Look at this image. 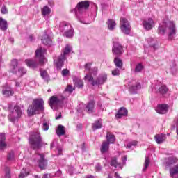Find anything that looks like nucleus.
Wrapping results in <instances>:
<instances>
[{
	"label": "nucleus",
	"instance_id": "53",
	"mask_svg": "<svg viewBox=\"0 0 178 178\" xmlns=\"http://www.w3.org/2000/svg\"><path fill=\"white\" fill-rule=\"evenodd\" d=\"M48 177H49V175H48V174H44V175H43V177H42V178H48ZM35 178H40V177H38V175H35Z\"/></svg>",
	"mask_w": 178,
	"mask_h": 178
},
{
	"label": "nucleus",
	"instance_id": "51",
	"mask_svg": "<svg viewBox=\"0 0 178 178\" xmlns=\"http://www.w3.org/2000/svg\"><path fill=\"white\" fill-rule=\"evenodd\" d=\"M68 73H69V70H67V69H64L62 70L63 76H67Z\"/></svg>",
	"mask_w": 178,
	"mask_h": 178
},
{
	"label": "nucleus",
	"instance_id": "43",
	"mask_svg": "<svg viewBox=\"0 0 178 178\" xmlns=\"http://www.w3.org/2000/svg\"><path fill=\"white\" fill-rule=\"evenodd\" d=\"M42 129L44 130V131H47V130H49V123L47 121H44L42 124Z\"/></svg>",
	"mask_w": 178,
	"mask_h": 178
},
{
	"label": "nucleus",
	"instance_id": "37",
	"mask_svg": "<svg viewBox=\"0 0 178 178\" xmlns=\"http://www.w3.org/2000/svg\"><path fill=\"white\" fill-rule=\"evenodd\" d=\"M29 175H30V170L29 169L23 168L21 170V172H20L18 178H24L26 176H29Z\"/></svg>",
	"mask_w": 178,
	"mask_h": 178
},
{
	"label": "nucleus",
	"instance_id": "20",
	"mask_svg": "<svg viewBox=\"0 0 178 178\" xmlns=\"http://www.w3.org/2000/svg\"><path fill=\"white\" fill-rule=\"evenodd\" d=\"M113 54L114 55H122V54H123V47L119 42L113 43Z\"/></svg>",
	"mask_w": 178,
	"mask_h": 178
},
{
	"label": "nucleus",
	"instance_id": "25",
	"mask_svg": "<svg viewBox=\"0 0 178 178\" xmlns=\"http://www.w3.org/2000/svg\"><path fill=\"white\" fill-rule=\"evenodd\" d=\"M56 149L58 155H62V148L58 147V143L56 140H54L51 144V149Z\"/></svg>",
	"mask_w": 178,
	"mask_h": 178
},
{
	"label": "nucleus",
	"instance_id": "32",
	"mask_svg": "<svg viewBox=\"0 0 178 178\" xmlns=\"http://www.w3.org/2000/svg\"><path fill=\"white\" fill-rule=\"evenodd\" d=\"M88 113H92L94 112V101H90L86 106Z\"/></svg>",
	"mask_w": 178,
	"mask_h": 178
},
{
	"label": "nucleus",
	"instance_id": "55",
	"mask_svg": "<svg viewBox=\"0 0 178 178\" xmlns=\"http://www.w3.org/2000/svg\"><path fill=\"white\" fill-rule=\"evenodd\" d=\"M29 40L30 41H33L34 40V37L33 35L29 36Z\"/></svg>",
	"mask_w": 178,
	"mask_h": 178
},
{
	"label": "nucleus",
	"instance_id": "21",
	"mask_svg": "<svg viewBox=\"0 0 178 178\" xmlns=\"http://www.w3.org/2000/svg\"><path fill=\"white\" fill-rule=\"evenodd\" d=\"M177 162V159L175 156H171L165 159V168H170L172 165H175Z\"/></svg>",
	"mask_w": 178,
	"mask_h": 178
},
{
	"label": "nucleus",
	"instance_id": "49",
	"mask_svg": "<svg viewBox=\"0 0 178 178\" xmlns=\"http://www.w3.org/2000/svg\"><path fill=\"white\" fill-rule=\"evenodd\" d=\"M171 73L173 74V76L177 73V66L175 65L174 67H171Z\"/></svg>",
	"mask_w": 178,
	"mask_h": 178
},
{
	"label": "nucleus",
	"instance_id": "4",
	"mask_svg": "<svg viewBox=\"0 0 178 178\" xmlns=\"http://www.w3.org/2000/svg\"><path fill=\"white\" fill-rule=\"evenodd\" d=\"M158 31L161 35L167 34L168 35V40L171 41V40L175 38V35H176V24H175L173 21L163 22L159 24Z\"/></svg>",
	"mask_w": 178,
	"mask_h": 178
},
{
	"label": "nucleus",
	"instance_id": "45",
	"mask_svg": "<svg viewBox=\"0 0 178 178\" xmlns=\"http://www.w3.org/2000/svg\"><path fill=\"white\" fill-rule=\"evenodd\" d=\"M143 69H144V67L143 66V65L140 63L138 64L135 67V73H140V72H141Z\"/></svg>",
	"mask_w": 178,
	"mask_h": 178
},
{
	"label": "nucleus",
	"instance_id": "40",
	"mask_svg": "<svg viewBox=\"0 0 178 178\" xmlns=\"http://www.w3.org/2000/svg\"><path fill=\"white\" fill-rule=\"evenodd\" d=\"M42 15H43V16H49V15H51V8L47 6L43 7L42 10Z\"/></svg>",
	"mask_w": 178,
	"mask_h": 178
},
{
	"label": "nucleus",
	"instance_id": "28",
	"mask_svg": "<svg viewBox=\"0 0 178 178\" xmlns=\"http://www.w3.org/2000/svg\"><path fill=\"white\" fill-rule=\"evenodd\" d=\"M73 81L76 87H77L78 88H83V86H84V82H83L81 79L77 77H74Z\"/></svg>",
	"mask_w": 178,
	"mask_h": 178
},
{
	"label": "nucleus",
	"instance_id": "10",
	"mask_svg": "<svg viewBox=\"0 0 178 178\" xmlns=\"http://www.w3.org/2000/svg\"><path fill=\"white\" fill-rule=\"evenodd\" d=\"M29 143L34 149L40 148L41 147V136H40V133H33L29 138Z\"/></svg>",
	"mask_w": 178,
	"mask_h": 178
},
{
	"label": "nucleus",
	"instance_id": "61",
	"mask_svg": "<svg viewBox=\"0 0 178 178\" xmlns=\"http://www.w3.org/2000/svg\"><path fill=\"white\" fill-rule=\"evenodd\" d=\"M0 62H2V55L0 54Z\"/></svg>",
	"mask_w": 178,
	"mask_h": 178
},
{
	"label": "nucleus",
	"instance_id": "36",
	"mask_svg": "<svg viewBox=\"0 0 178 178\" xmlns=\"http://www.w3.org/2000/svg\"><path fill=\"white\" fill-rule=\"evenodd\" d=\"M107 25L108 30H115V27H116V22L113 19H108Z\"/></svg>",
	"mask_w": 178,
	"mask_h": 178
},
{
	"label": "nucleus",
	"instance_id": "59",
	"mask_svg": "<svg viewBox=\"0 0 178 178\" xmlns=\"http://www.w3.org/2000/svg\"><path fill=\"white\" fill-rule=\"evenodd\" d=\"M9 40L10 41V42H12V43H13V38H10V39H9Z\"/></svg>",
	"mask_w": 178,
	"mask_h": 178
},
{
	"label": "nucleus",
	"instance_id": "9",
	"mask_svg": "<svg viewBox=\"0 0 178 178\" xmlns=\"http://www.w3.org/2000/svg\"><path fill=\"white\" fill-rule=\"evenodd\" d=\"M22 113L20 106H15L14 107V111L10 112V114L8 115V120L10 122L15 123V122H17V120L22 118Z\"/></svg>",
	"mask_w": 178,
	"mask_h": 178
},
{
	"label": "nucleus",
	"instance_id": "26",
	"mask_svg": "<svg viewBox=\"0 0 178 178\" xmlns=\"http://www.w3.org/2000/svg\"><path fill=\"white\" fill-rule=\"evenodd\" d=\"M170 175L172 178H178V165L170 169Z\"/></svg>",
	"mask_w": 178,
	"mask_h": 178
},
{
	"label": "nucleus",
	"instance_id": "33",
	"mask_svg": "<svg viewBox=\"0 0 178 178\" xmlns=\"http://www.w3.org/2000/svg\"><path fill=\"white\" fill-rule=\"evenodd\" d=\"M107 141L109 144H113L115 141V135L112 134L111 133H108L106 136Z\"/></svg>",
	"mask_w": 178,
	"mask_h": 178
},
{
	"label": "nucleus",
	"instance_id": "35",
	"mask_svg": "<svg viewBox=\"0 0 178 178\" xmlns=\"http://www.w3.org/2000/svg\"><path fill=\"white\" fill-rule=\"evenodd\" d=\"M0 29L3 30V31H5V30L8 29V22L2 18H0Z\"/></svg>",
	"mask_w": 178,
	"mask_h": 178
},
{
	"label": "nucleus",
	"instance_id": "44",
	"mask_svg": "<svg viewBox=\"0 0 178 178\" xmlns=\"http://www.w3.org/2000/svg\"><path fill=\"white\" fill-rule=\"evenodd\" d=\"M7 160L10 161H15V152L13 151H11L8 153L7 156Z\"/></svg>",
	"mask_w": 178,
	"mask_h": 178
},
{
	"label": "nucleus",
	"instance_id": "30",
	"mask_svg": "<svg viewBox=\"0 0 178 178\" xmlns=\"http://www.w3.org/2000/svg\"><path fill=\"white\" fill-rule=\"evenodd\" d=\"M137 144H138L137 140H129L126 142L124 145L127 149H131V148H133V147L137 146Z\"/></svg>",
	"mask_w": 178,
	"mask_h": 178
},
{
	"label": "nucleus",
	"instance_id": "22",
	"mask_svg": "<svg viewBox=\"0 0 178 178\" xmlns=\"http://www.w3.org/2000/svg\"><path fill=\"white\" fill-rule=\"evenodd\" d=\"M154 140L157 144H162L166 140V135L160 134L154 136Z\"/></svg>",
	"mask_w": 178,
	"mask_h": 178
},
{
	"label": "nucleus",
	"instance_id": "29",
	"mask_svg": "<svg viewBox=\"0 0 178 178\" xmlns=\"http://www.w3.org/2000/svg\"><path fill=\"white\" fill-rule=\"evenodd\" d=\"M109 149V143L104 141L102 143L100 151L102 154H105V152H108Z\"/></svg>",
	"mask_w": 178,
	"mask_h": 178
},
{
	"label": "nucleus",
	"instance_id": "48",
	"mask_svg": "<svg viewBox=\"0 0 178 178\" xmlns=\"http://www.w3.org/2000/svg\"><path fill=\"white\" fill-rule=\"evenodd\" d=\"M119 74H120V71L119 70V69L116 68L115 70H113L112 71L113 76H119Z\"/></svg>",
	"mask_w": 178,
	"mask_h": 178
},
{
	"label": "nucleus",
	"instance_id": "13",
	"mask_svg": "<svg viewBox=\"0 0 178 178\" xmlns=\"http://www.w3.org/2000/svg\"><path fill=\"white\" fill-rule=\"evenodd\" d=\"M120 24L122 33H124V34H130L131 27H130V23H129V21L126 18L121 17Z\"/></svg>",
	"mask_w": 178,
	"mask_h": 178
},
{
	"label": "nucleus",
	"instance_id": "19",
	"mask_svg": "<svg viewBox=\"0 0 178 178\" xmlns=\"http://www.w3.org/2000/svg\"><path fill=\"white\" fill-rule=\"evenodd\" d=\"M41 41L47 47H51L52 45V39L46 32L42 35Z\"/></svg>",
	"mask_w": 178,
	"mask_h": 178
},
{
	"label": "nucleus",
	"instance_id": "24",
	"mask_svg": "<svg viewBox=\"0 0 178 178\" xmlns=\"http://www.w3.org/2000/svg\"><path fill=\"white\" fill-rule=\"evenodd\" d=\"M2 94L4 97H10L13 95V91H12V88L10 86H6L3 88Z\"/></svg>",
	"mask_w": 178,
	"mask_h": 178
},
{
	"label": "nucleus",
	"instance_id": "31",
	"mask_svg": "<svg viewBox=\"0 0 178 178\" xmlns=\"http://www.w3.org/2000/svg\"><path fill=\"white\" fill-rule=\"evenodd\" d=\"M66 131H65V127L63 125H58L56 130V134L58 137L60 136H65Z\"/></svg>",
	"mask_w": 178,
	"mask_h": 178
},
{
	"label": "nucleus",
	"instance_id": "5",
	"mask_svg": "<svg viewBox=\"0 0 178 178\" xmlns=\"http://www.w3.org/2000/svg\"><path fill=\"white\" fill-rule=\"evenodd\" d=\"M44 111V100L42 99H37L33 102V104L27 109L28 116H33L37 115L40 112Z\"/></svg>",
	"mask_w": 178,
	"mask_h": 178
},
{
	"label": "nucleus",
	"instance_id": "46",
	"mask_svg": "<svg viewBox=\"0 0 178 178\" xmlns=\"http://www.w3.org/2000/svg\"><path fill=\"white\" fill-rule=\"evenodd\" d=\"M148 166H149V158L146 157L145 160V164H144V168H143V171L147 170L148 168Z\"/></svg>",
	"mask_w": 178,
	"mask_h": 178
},
{
	"label": "nucleus",
	"instance_id": "3",
	"mask_svg": "<svg viewBox=\"0 0 178 178\" xmlns=\"http://www.w3.org/2000/svg\"><path fill=\"white\" fill-rule=\"evenodd\" d=\"M45 54H47V49L42 48V47H38L35 51V60H25L26 66H28V67H31V69H34V67H37L38 63L40 65H44V63L47 62Z\"/></svg>",
	"mask_w": 178,
	"mask_h": 178
},
{
	"label": "nucleus",
	"instance_id": "18",
	"mask_svg": "<svg viewBox=\"0 0 178 178\" xmlns=\"http://www.w3.org/2000/svg\"><path fill=\"white\" fill-rule=\"evenodd\" d=\"M169 111V106L168 104H158L156 108V112L160 115H165Z\"/></svg>",
	"mask_w": 178,
	"mask_h": 178
},
{
	"label": "nucleus",
	"instance_id": "34",
	"mask_svg": "<svg viewBox=\"0 0 178 178\" xmlns=\"http://www.w3.org/2000/svg\"><path fill=\"white\" fill-rule=\"evenodd\" d=\"M40 76L44 81H49V75L45 70H40Z\"/></svg>",
	"mask_w": 178,
	"mask_h": 178
},
{
	"label": "nucleus",
	"instance_id": "62",
	"mask_svg": "<svg viewBox=\"0 0 178 178\" xmlns=\"http://www.w3.org/2000/svg\"><path fill=\"white\" fill-rule=\"evenodd\" d=\"M108 177H111V175H108Z\"/></svg>",
	"mask_w": 178,
	"mask_h": 178
},
{
	"label": "nucleus",
	"instance_id": "50",
	"mask_svg": "<svg viewBox=\"0 0 178 178\" xmlns=\"http://www.w3.org/2000/svg\"><path fill=\"white\" fill-rule=\"evenodd\" d=\"M1 13L3 15H6V13H8V8H6V6H3L1 9Z\"/></svg>",
	"mask_w": 178,
	"mask_h": 178
},
{
	"label": "nucleus",
	"instance_id": "54",
	"mask_svg": "<svg viewBox=\"0 0 178 178\" xmlns=\"http://www.w3.org/2000/svg\"><path fill=\"white\" fill-rule=\"evenodd\" d=\"M15 86L16 87L19 88V87H22V83L20 82H16L15 83Z\"/></svg>",
	"mask_w": 178,
	"mask_h": 178
},
{
	"label": "nucleus",
	"instance_id": "6",
	"mask_svg": "<svg viewBox=\"0 0 178 178\" xmlns=\"http://www.w3.org/2000/svg\"><path fill=\"white\" fill-rule=\"evenodd\" d=\"M72 52V46L67 44L65 48L63 50L61 55L54 58V65L57 69L60 70L63 66V62L66 60V56Z\"/></svg>",
	"mask_w": 178,
	"mask_h": 178
},
{
	"label": "nucleus",
	"instance_id": "7",
	"mask_svg": "<svg viewBox=\"0 0 178 178\" xmlns=\"http://www.w3.org/2000/svg\"><path fill=\"white\" fill-rule=\"evenodd\" d=\"M57 29L61 33H64V35L67 38H72L74 35V30L70 23L67 22H62L57 24Z\"/></svg>",
	"mask_w": 178,
	"mask_h": 178
},
{
	"label": "nucleus",
	"instance_id": "1",
	"mask_svg": "<svg viewBox=\"0 0 178 178\" xmlns=\"http://www.w3.org/2000/svg\"><path fill=\"white\" fill-rule=\"evenodd\" d=\"M74 88L72 85H67L62 95H55L50 97L49 104L54 111L58 109L62 105L67 103L69 95L73 92Z\"/></svg>",
	"mask_w": 178,
	"mask_h": 178
},
{
	"label": "nucleus",
	"instance_id": "42",
	"mask_svg": "<svg viewBox=\"0 0 178 178\" xmlns=\"http://www.w3.org/2000/svg\"><path fill=\"white\" fill-rule=\"evenodd\" d=\"M146 41L149 47L155 48V40L152 38H147Z\"/></svg>",
	"mask_w": 178,
	"mask_h": 178
},
{
	"label": "nucleus",
	"instance_id": "8",
	"mask_svg": "<svg viewBox=\"0 0 178 178\" xmlns=\"http://www.w3.org/2000/svg\"><path fill=\"white\" fill-rule=\"evenodd\" d=\"M84 80L91 83L92 86H102L108 80V75L106 74H100L96 81H94L92 76L86 74Z\"/></svg>",
	"mask_w": 178,
	"mask_h": 178
},
{
	"label": "nucleus",
	"instance_id": "14",
	"mask_svg": "<svg viewBox=\"0 0 178 178\" xmlns=\"http://www.w3.org/2000/svg\"><path fill=\"white\" fill-rule=\"evenodd\" d=\"M126 161H127V157L124 156L122 160V163H118L116 157L111 158V166L116 168L117 169H123V166L126 165Z\"/></svg>",
	"mask_w": 178,
	"mask_h": 178
},
{
	"label": "nucleus",
	"instance_id": "57",
	"mask_svg": "<svg viewBox=\"0 0 178 178\" xmlns=\"http://www.w3.org/2000/svg\"><path fill=\"white\" fill-rule=\"evenodd\" d=\"M115 178H122V177H120L118 175V172H115Z\"/></svg>",
	"mask_w": 178,
	"mask_h": 178
},
{
	"label": "nucleus",
	"instance_id": "56",
	"mask_svg": "<svg viewBox=\"0 0 178 178\" xmlns=\"http://www.w3.org/2000/svg\"><path fill=\"white\" fill-rule=\"evenodd\" d=\"M61 117H62V115H60V113L58 116H56V120L60 119Z\"/></svg>",
	"mask_w": 178,
	"mask_h": 178
},
{
	"label": "nucleus",
	"instance_id": "47",
	"mask_svg": "<svg viewBox=\"0 0 178 178\" xmlns=\"http://www.w3.org/2000/svg\"><path fill=\"white\" fill-rule=\"evenodd\" d=\"M5 178H10V169L9 168H6Z\"/></svg>",
	"mask_w": 178,
	"mask_h": 178
},
{
	"label": "nucleus",
	"instance_id": "16",
	"mask_svg": "<svg viewBox=\"0 0 178 178\" xmlns=\"http://www.w3.org/2000/svg\"><path fill=\"white\" fill-rule=\"evenodd\" d=\"M85 73H86V76L88 74L89 76H97V73H98V68L95 67L91 69V63H87L85 65Z\"/></svg>",
	"mask_w": 178,
	"mask_h": 178
},
{
	"label": "nucleus",
	"instance_id": "11",
	"mask_svg": "<svg viewBox=\"0 0 178 178\" xmlns=\"http://www.w3.org/2000/svg\"><path fill=\"white\" fill-rule=\"evenodd\" d=\"M11 73H16L18 77H22V76L27 73V70L24 67H19L17 71V60H12V66L10 70Z\"/></svg>",
	"mask_w": 178,
	"mask_h": 178
},
{
	"label": "nucleus",
	"instance_id": "27",
	"mask_svg": "<svg viewBox=\"0 0 178 178\" xmlns=\"http://www.w3.org/2000/svg\"><path fill=\"white\" fill-rule=\"evenodd\" d=\"M127 115V110L124 108H121L119 109L118 113L115 115V118L117 119H120V118H123V116H126Z\"/></svg>",
	"mask_w": 178,
	"mask_h": 178
},
{
	"label": "nucleus",
	"instance_id": "41",
	"mask_svg": "<svg viewBox=\"0 0 178 178\" xmlns=\"http://www.w3.org/2000/svg\"><path fill=\"white\" fill-rule=\"evenodd\" d=\"M114 63L117 67L122 69V66H123V62L119 58H115L114 59Z\"/></svg>",
	"mask_w": 178,
	"mask_h": 178
},
{
	"label": "nucleus",
	"instance_id": "17",
	"mask_svg": "<svg viewBox=\"0 0 178 178\" xmlns=\"http://www.w3.org/2000/svg\"><path fill=\"white\" fill-rule=\"evenodd\" d=\"M141 88V83L136 81H133L129 86V91L131 94H136V92Z\"/></svg>",
	"mask_w": 178,
	"mask_h": 178
},
{
	"label": "nucleus",
	"instance_id": "12",
	"mask_svg": "<svg viewBox=\"0 0 178 178\" xmlns=\"http://www.w3.org/2000/svg\"><path fill=\"white\" fill-rule=\"evenodd\" d=\"M33 161L37 162L39 168L44 170L47 168V160L43 154H36L33 156Z\"/></svg>",
	"mask_w": 178,
	"mask_h": 178
},
{
	"label": "nucleus",
	"instance_id": "39",
	"mask_svg": "<svg viewBox=\"0 0 178 178\" xmlns=\"http://www.w3.org/2000/svg\"><path fill=\"white\" fill-rule=\"evenodd\" d=\"M102 127V120L96 121L92 125L93 130H98V129H101Z\"/></svg>",
	"mask_w": 178,
	"mask_h": 178
},
{
	"label": "nucleus",
	"instance_id": "15",
	"mask_svg": "<svg viewBox=\"0 0 178 178\" xmlns=\"http://www.w3.org/2000/svg\"><path fill=\"white\" fill-rule=\"evenodd\" d=\"M143 26L145 30H152L155 27V21L152 18H148L143 22Z\"/></svg>",
	"mask_w": 178,
	"mask_h": 178
},
{
	"label": "nucleus",
	"instance_id": "23",
	"mask_svg": "<svg viewBox=\"0 0 178 178\" xmlns=\"http://www.w3.org/2000/svg\"><path fill=\"white\" fill-rule=\"evenodd\" d=\"M6 140L5 134H0V149H5V148H6Z\"/></svg>",
	"mask_w": 178,
	"mask_h": 178
},
{
	"label": "nucleus",
	"instance_id": "38",
	"mask_svg": "<svg viewBox=\"0 0 178 178\" xmlns=\"http://www.w3.org/2000/svg\"><path fill=\"white\" fill-rule=\"evenodd\" d=\"M158 90L160 94H166L168 91H169V88H168V86H166V85H161Z\"/></svg>",
	"mask_w": 178,
	"mask_h": 178
},
{
	"label": "nucleus",
	"instance_id": "58",
	"mask_svg": "<svg viewBox=\"0 0 178 178\" xmlns=\"http://www.w3.org/2000/svg\"><path fill=\"white\" fill-rule=\"evenodd\" d=\"M86 178H95L92 175H88Z\"/></svg>",
	"mask_w": 178,
	"mask_h": 178
},
{
	"label": "nucleus",
	"instance_id": "2",
	"mask_svg": "<svg viewBox=\"0 0 178 178\" xmlns=\"http://www.w3.org/2000/svg\"><path fill=\"white\" fill-rule=\"evenodd\" d=\"M89 6L90 1H81L78 3L74 9L71 10V13H75V16L80 23H83V24H90L89 22L86 21V17L87 16L86 11L88 9Z\"/></svg>",
	"mask_w": 178,
	"mask_h": 178
},
{
	"label": "nucleus",
	"instance_id": "52",
	"mask_svg": "<svg viewBox=\"0 0 178 178\" xmlns=\"http://www.w3.org/2000/svg\"><path fill=\"white\" fill-rule=\"evenodd\" d=\"M95 169H96L97 172H99V170H101V165L97 163V164L95 165Z\"/></svg>",
	"mask_w": 178,
	"mask_h": 178
},
{
	"label": "nucleus",
	"instance_id": "60",
	"mask_svg": "<svg viewBox=\"0 0 178 178\" xmlns=\"http://www.w3.org/2000/svg\"><path fill=\"white\" fill-rule=\"evenodd\" d=\"M98 106H99V108H102V104L99 103V104H98Z\"/></svg>",
	"mask_w": 178,
	"mask_h": 178
}]
</instances>
